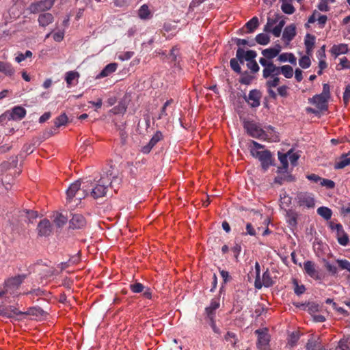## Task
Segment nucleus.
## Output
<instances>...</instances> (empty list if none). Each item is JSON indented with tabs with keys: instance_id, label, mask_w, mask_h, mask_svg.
Masks as SVG:
<instances>
[{
	"instance_id": "1",
	"label": "nucleus",
	"mask_w": 350,
	"mask_h": 350,
	"mask_svg": "<svg viewBox=\"0 0 350 350\" xmlns=\"http://www.w3.org/2000/svg\"><path fill=\"white\" fill-rule=\"evenodd\" d=\"M121 183L122 177L118 170L111 166L106 171L103 172L98 179L90 180V196L95 200L105 197L109 188L116 192Z\"/></svg>"
},
{
	"instance_id": "2",
	"label": "nucleus",
	"mask_w": 350,
	"mask_h": 350,
	"mask_svg": "<svg viewBox=\"0 0 350 350\" xmlns=\"http://www.w3.org/2000/svg\"><path fill=\"white\" fill-rule=\"evenodd\" d=\"M251 155L253 157L258 159V161L260 162L261 167L264 172H267L271 166H274L275 165L273 155L269 150H252L251 151Z\"/></svg>"
},
{
	"instance_id": "3",
	"label": "nucleus",
	"mask_w": 350,
	"mask_h": 350,
	"mask_svg": "<svg viewBox=\"0 0 350 350\" xmlns=\"http://www.w3.org/2000/svg\"><path fill=\"white\" fill-rule=\"evenodd\" d=\"M26 278V274H18L17 275L8 278L4 281L3 288L6 289L8 294L16 296L18 295V291L21 284Z\"/></svg>"
},
{
	"instance_id": "4",
	"label": "nucleus",
	"mask_w": 350,
	"mask_h": 350,
	"mask_svg": "<svg viewBox=\"0 0 350 350\" xmlns=\"http://www.w3.org/2000/svg\"><path fill=\"white\" fill-rule=\"evenodd\" d=\"M295 201L300 207L312 208L315 206L314 194L308 191H299L297 193Z\"/></svg>"
},
{
	"instance_id": "5",
	"label": "nucleus",
	"mask_w": 350,
	"mask_h": 350,
	"mask_svg": "<svg viewBox=\"0 0 350 350\" xmlns=\"http://www.w3.org/2000/svg\"><path fill=\"white\" fill-rule=\"evenodd\" d=\"M259 63L264 67L262 70L263 78L268 79L269 77L278 76L281 74L280 66H277L273 61L259 59Z\"/></svg>"
},
{
	"instance_id": "6",
	"label": "nucleus",
	"mask_w": 350,
	"mask_h": 350,
	"mask_svg": "<svg viewBox=\"0 0 350 350\" xmlns=\"http://www.w3.org/2000/svg\"><path fill=\"white\" fill-rule=\"evenodd\" d=\"M56 0H40L31 3L27 8L31 14H36L50 10Z\"/></svg>"
},
{
	"instance_id": "7",
	"label": "nucleus",
	"mask_w": 350,
	"mask_h": 350,
	"mask_svg": "<svg viewBox=\"0 0 350 350\" xmlns=\"http://www.w3.org/2000/svg\"><path fill=\"white\" fill-rule=\"evenodd\" d=\"M304 272L310 278L320 280L322 279V274L317 265L311 260H307L304 263Z\"/></svg>"
},
{
	"instance_id": "8",
	"label": "nucleus",
	"mask_w": 350,
	"mask_h": 350,
	"mask_svg": "<svg viewBox=\"0 0 350 350\" xmlns=\"http://www.w3.org/2000/svg\"><path fill=\"white\" fill-rule=\"evenodd\" d=\"M328 100L329 99L325 96L316 94L308 99V103L315 105L319 111H323L328 109Z\"/></svg>"
},
{
	"instance_id": "9",
	"label": "nucleus",
	"mask_w": 350,
	"mask_h": 350,
	"mask_svg": "<svg viewBox=\"0 0 350 350\" xmlns=\"http://www.w3.org/2000/svg\"><path fill=\"white\" fill-rule=\"evenodd\" d=\"M261 97V92L254 89L250 91L248 96H245L244 98L251 107L255 108L260 106Z\"/></svg>"
},
{
	"instance_id": "10",
	"label": "nucleus",
	"mask_w": 350,
	"mask_h": 350,
	"mask_svg": "<svg viewBox=\"0 0 350 350\" xmlns=\"http://www.w3.org/2000/svg\"><path fill=\"white\" fill-rule=\"evenodd\" d=\"M257 53L253 50L245 51L243 49L239 47L236 52V57L241 64L244 63V60L251 62L255 60Z\"/></svg>"
},
{
	"instance_id": "11",
	"label": "nucleus",
	"mask_w": 350,
	"mask_h": 350,
	"mask_svg": "<svg viewBox=\"0 0 350 350\" xmlns=\"http://www.w3.org/2000/svg\"><path fill=\"white\" fill-rule=\"evenodd\" d=\"M244 128L246 129L247 133L252 137L259 138L264 135V131L253 122H245L244 123Z\"/></svg>"
},
{
	"instance_id": "12",
	"label": "nucleus",
	"mask_w": 350,
	"mask_h": 350,
	"mask_svg": "<svg viewBox=\"0 0 350 350\" xmlns=\"http://www.w3.org/2000/svg\"><path fill=\"white\" fill-rule=\"evenodd\" d=\"M38 234L40 237H48L52 232V226L47 219H42L37 226Z\"/></svg>"
},
{
	"instance_id": "13",
	"label": "nucleus",
	"mask_w": 350,
	"mask_h": 350,
	"mask_svg": "<svg viewBox=\"0 0 350 350\" xmlns=\"http://www.w3.org/2000/svg\"><path fill=\"white\" fill-rule=\"evenodd\" d=\"M70 228L81 229L85 226L86 220L81 214H73L69 221Z\"/></svg>"
},
{
	"instance_id": "14",
	"label": "nucleus",
	"mask_w": 350,
	"mask_h": 350,
	"mask_svg": "<svg viewBox=\"0 0 350 350\" xmlns=\"http://www.w3.org/2000/svg\"><path fill=\"white\" fill-rule=\"evenodd\" d=\"M306 350H327L323 345L320 337H311L306 345Z\"/></svg>"
},
{
	"instance_id": "15",
	"label": "nucleus",
	"mask_w": 350,
	"mask_h": 350,
	"mask_svg": "<svg viewBox=\"0 0 350 350\" xmlns=\"http://www.w3.org/2000/svg\"><path fill=\"white\" fill-rule=\"evenodd\" d=\"M292 152V149L289 150L286 153H282L278 152V159L280 161L282 166L278 167L277 170V172L278 174H282L283 172H286L288 168V157Z\"/></svg>"
},
{
	"instance_id": "16",
	"label": "nucleus",
	"mask_w": 350,
	"mask_h": 350,
	"mask_svg": "<svg viewBox=\"0 0 350 350\" xmlns=\"http://www.w3.org/2000/svg\"><path fill=\"white\" fill-rule=\"evenodd\" d=\"M350 165V151L347 153H343L336 160L334 168L335 170L343 169Z\"/></svg>"
},
{
	"instance_id": "17",
	"label": "nucleus",
	"mask_w": 350,
	"mask_h": 350,
	"mask_svg": "<svg viewBox=\"0 0 350 350\" xmlns=\"http://www.w3.org/2000/svg\"><path fill=\"white\" fill-rule=\"evenodd\" d=\"M220 303L219 298L211 299L209 306L205 308V313L207 318L215 317V311L219 308Z\"/></svg>"
},
{
	"instance_id": "18",
	"label": "nucleus",
	"mask_w": 350,
	"mask_h": 350,
	"mask_svg": "<svg viewBox=\"0 0 350 350\" xmlns=\"http://www.w3.org/2000/svg\"><path fill=\"white\" fill-rule=\"evenodd\" d=\"M296 36V27L294 24L287 25L283 31L282 38L287 44L289 43Z\"/></svg>"
},
{
	"instance_id": "19",
	"label": "nucleus",
	"mask_w": 350,
	"mask_h": 350,
	"mask_svg": "<svg viewBox=\"0 0 350 350\" xmlns=\"http://www.w3.org/2000/svg\"><path fill=\"white\" fill-rule=\"evenodd\" d=\"M118 64L113 62L104 67L101 72L96 76V79H101L109 76L116 71Z\"/></svg>"
},
{
	"instance_id": "20",
	"label": "nucleus",
	"mask_w": 350,
	"mask_h": 350,
	"mask_svg": "<svg viewBox=\"0 0 350 350\" xmlns=\"http://www.w3.org/2000/svg\"><path fill=\"white\" fill-rule=\"evenodd\" d=\"M89 185L90 180L82 181V185L75 198L77 200L80 202L85 197L90 196Z\"/></svg>"
},
{
	"instance_id": "21",
	"label": "nucleus",
	"mask_w": 350,
	"mask_h": 350,
	"mask_svg": "<svg viewBox=\"0 0 350 350\" xmlns=\"http://www.w3.org/2000/svg\"><path fill=\"white\" fill-rule=\"evenodd\" d=\"M81 185V180H77L70 185L66 191L67 198L68 200H71L75 198L77 193H78V191L79 190Z\"/></svg>"
},
{
	"instance_id": "22",
	"label": "nucleus",
	"mask_w": 350,
	"mask_h": 350,
	"mask_svg": "<svg viewBox=\"0 0 350 350\" xmlns=\"http://www.w3.org/2000/svg\"><path fill=\"white\" fill-rule=\"evenodd\" d=\"M255 333L258 334V345L259 348L262 349L265 348L269 342V335L260 329L256 330Z\"/></svg>"
},
{
	"instance_id": "23",
	"label": "nucleus",
	"mask_w": 350,
	"mask_h": 350,
	"mask_svg": "<svg viewBox=\"0 0 350 350\" xmlns=\"http://www.w3.org/2000/svg\"><path fill=\"white\" fill-rule=\"evenodd\" d=\"M315 44V36L310 33H307L305 40L304 44L306 46V52L308 55H311L313 48Z\"/></svg>"
},
{
	"instance_id": "24",
	"label": "nucleus",
	"mask_w": 350,
	"mask_h": 350,
	"mask_svg": "<svg viewBox=\"0 0 350 350\" xmlns=\"http://www.w3.org/2000/svg\"><path fill=\"white\" fill-rule=\"evenodd\" d=\"M280 175L277 176L274 179V183L278 185H282L284 182H293L295 180L294 176L288 172L280 174Z\"/></svg>"
},
{
	"instance_id": "25",
	"label": "nucleus",
	"mask_w": 350,
	"mask_h": 350,
	"mask_svg": "<svg viewBox=\"0 0 350 350\" xmlns=\"http://www.w3.org/2000/svg\"><path fill=\"white\" fill-rule=\"evenodd\" d=\"M349 49L348 45L346 44H334L330 52L332 55H335V57H338L341 54H346L348 53Z\"/></svg>"
},
{
	"instance_id": "26",
	"label": "nucleus",
	"mask_w": 350,
	"mask_h": 350,
	"mask_svg": "<svg viewBox=\"0 0 350 350\" xmlns=\"http://www.w3.org/2000/svg\"><path fill=\"white\" fill-rule=\"evenodd\" d=\"M277 60L281 63L288 62L293 65H295L297 63L296 57L291 53H281L278 55Z\"/></svg>"
},
{
	"instance_id": "27",
	"label": "nucleus",
	"mask_w": 350,
	"mask_h": 350,
	"mask_svg": "<svg viewBox=\"0 0 350 350\" xmlns=\"http://www.w3.org/2000/svg\"><path fill=\"white\" fill-rule=\"evenodd\" d=\"M54 17L51 13H44L40 14L38 17L39 25L42 27H46L53 22Z\"/></svg>"
},
{
	"instance_id": "28",
	"label": "nucleus",
	"mask_w": 350,
	"mask_h": 350,
	"mask_svg": "<svg viewBox=\"0 0 350 350\" xmlns=\"http://www.w3.org/2000/svg\"><path fill=\"white\" fill-rule=\"evenodd\" d=\"M25 115V109L21 106L14 107L11 113V117L13 120H22Z\"/></svg>"
},
{
	"instance_id": "29",
	"label": "nucleus",
	"mask_w": 350,
	"mask_h": 350,
	"mask_svg": "<svg viewBox=\"0 0 350 350\" xmlns=\"http://www.w3.org/2000/svg\"><path fill=\"white\" fill-rule=\"evenodd\" d=\"M334 350H350V335L344 336L338 341Z\"/></svg>"
},
{
	"instance_id": "30",
	"label": "nucleus",
	"mask_w": 350,
	"mask_h": 350,
	"mask_svg": "<svg viewBox=\"0 0 350 350\" xmlns=\"http://www.w3.org/2000/svg\"><path fill=\"white\" fill-rule=\"evenodd\" d=\"M262 55H263V57H260V59H265L267 61H272L273 58L278 57V52L271 47L263 49L262 51Z\"/></svg>"
},
{
	"instance_id": "31",
	"label": "nucleus",
	"mask_w": 350,
	"mask_h": 350,
	"mask_svg": "<svg viewBox=\"0 0 350 350\" xmlns=\"http://www.w3.org/2000/svg\"><path fill=\"white\" fill-rule=\"evenodd\" d=\"M281 18L282 16L278 14H275L273 18L268 17L267 23L263 29L264 31L269 33L270 30L273 28V26L275 25Z\"/></svg>"
},
{
	"instance_id": "32",
	"label": "nucleus",
	"mask_w": 350,
	"mask_h": 350,
	"mask_svg": "<svg viewBox=\"0 0 350 350\" xmlns=\"http://www.w3.org/2000/svg\"><path fill=\"white\" fill-rule=\"evenodd\" d=\"M15 70L11 64L0 61V72H2L8 76L14 75Z\"/></svg>"
},
{
	"instance_id": "33",
	"label": "nucleus",
	"mask_w": 350,
	"mask_h": 350,
	"mask_svg": "<svg viewBox=\"0 0 350 350\" xmlns=\"http://www.w3.org/2000/svg\"><path fill=\"white\" fill-rule=\"evenodd\" d=\"M259 21L257 16H254L245 25L247 29V33H252L258 27Z\"/></svg>"
},
{
	"instance_id": "34",
	"label": "nucleus",
	"mask_w": 350,
	"mask_h": 350,
	"mask_svg": "<svg viewBox=\"0 0 350 350\" xmlns=\"http://www.w3.org/2000/svg\"><path fill=\"white\" fill-rule=\"evenodd\" d=\"M241 77L239 79L240 83L243 85H250L252 83V81L255 79V77L251 75L247 71H245L243 72L240 73Z\"/></svg>"
},
{
	"instance_id": "35",
	"label": "nucleus",
	"mask_w": 350,
	"mask_h": 350,
	"mask_svg": "<svg viewBox=\"0 0 350 350\" xmlns=\"http://www.w3.org/2000/svg\"><path fill=\"white\" fill-rule=\"evenodd\" d=\"M317 212L318 215L322 217L325 220H329L332 215V211L330 208L326 206H321L317 208Z\"/></svg>"
},
{
	"instance_id": "36",
	"label": "nucleus",
	"mask_w": 350,
	"mask_h": 350,
	"mask_svg": "<svg viewBox=\"0 0 350 350\" xmlns=\"http://www.w3.org/2000/svg\"><path fill=\"white\" fill-rule=\"evenodd\" d=\"M261 282L265 287H270L273 284V281L268 269L263 273Z\"/></svg>"
},
{
	"instance_id": "37",
	"label": "nucleus",
	"mask_w": 350,
	"mask_h": 350,
	"mask_svg": "<svg viewBox=\"0 0 350 350\" xmlns=\"http://www.w3.org/2000/svg\"><path fill=\"white\" fill-rule=\"evenodd\" d=\"M255 271H256V279L254 282L255 288L257 289H260L262 287V284L260 280V267L258 262L255 264Z\"/></svg>"
},
{
	"instance_id": "38",
	"label": "nucleus",
	"mask_w": 350,
	"mask_h": 350,
	"mask_svg": "<svg viewBox=\"0 0 350 350\" xmlns=\"http://www.w3.org/2000/svg\"><path fill=\"white\" fill-rule=\"evenodd\" d=\"M281 74L287 79H291L293 76V68L290 65H284L280 66Z\"/></svg>"
},
{
	"instance_id": "39",
	"label": "nucleus",
	"mask_w": 350,
	"mask_h": 350,
	"mask_svg": "<svg viewBox=\"0 0 350 350\" xmlns=\"http://www.w3.org/2000/svg\"><path fill=\"white\" fill-rule=\"evenodd\" d=\"M255 40L259 44L267 45L270 42V38L267 34L260 33L256 35Z\"/></svg>"
},
{
	"instance_id": "40",
	"label": "nucleus",
	"mask_w": 350,
	"mask_h": 350,
	"mask_svg": "<svg viewBox=\"0 0 350 350\" xmlns=\"http://www.w3.org/2000/svg\"><path fill=\"white\" fill-rule=\"evenodd\" d=\"M68 221V218L62 213H57L54 219V223L58 228L63 227Z\"/></svg>"
},
{
	"instance_id": "41",
	"label": "nucleus",
	"mask_w": 350,
	"mask_h": 350,
	"mask_svg": "<svg viewBox=\"0 0 350 350\" xmlns=\"http://www.w3.org/2000/svg\"><path fill=\"white\" fill-rule=\"evenodd\" d=\"M139 17L142 19H148L150 15L148 6L146 4L142 5L138 11Z\"/></svg>"
},
{
	"instance_id": "42",
	"label": "nucleus",
	"mask_w": 350,
	"mask_h": 350,
	"mask_svg": "<svg viewBox=\"0 0 350 350\" xmlns=\"http://www.w3.org/2000/svg\"><path fill=\"white\" fill-rule=\"evenodd\" d=\"M323 262L325 268L331 275H337L338 268L335 265L331 264L328 260L325 259L323 260Z\"/></svg>"
},
{
	"instance_id": "43",
	"label": "nucleus",
	"mask_w": 350,
	"mask_h": 350,
	"mask_svg": "<svg viewBox=\"0 0 350 350\" xmlns=\"http://www.w3.org/2000/svg\"><path fill=\"white\" fill-rule=\"evenodd\" d=\"M268 79L265 83L266 88H276L280 82L278 76L269 77Z\"/></svg>"
},
{
	"instance_id": "44",
	"label": "nucleus",
	"mask_w": 350,
	"mask_h": 350,
	"mask_svg": "<svg viewBox=\"0 0 350 350\" xmlns=\"http://www.w3.org/2000/svg\"><path fill=\"white\" fill-rule=\"evenodd\" d=\"M68 121V117L65 113L61 114L54 120V124L56 127L65 125Z\"/></svg>"
},
{
	"instance_id": "45",
	"label": "nucleus",
	"mask_w": 350,
	"mask_h": 350,
	"mask_svg": "<svg viewBox=\"0 0 350 350\" xmlns=\"http://www.w3.org/2000/svg\"><path fill=\"white\" fill-rule=\"evenodd\" d=\"M299 64L304 69H306V68H309L311 65V61L309 57V55H308L306 54V55L302 56L299 59Z\"/></svg>"
},
{
	"instance_id": "46",
	"label": "nucleus",
	"mask_w": 350,
	"mask_h": 350,
	"mask_svg": "<svg viewBox=\"0 0 350 350\" xmlns=\"http://www.w3.org/2000/svg\"><path fill=\"white\" fill-rule=\"evenodd\" d=\"M224 339L226 341L230 342L233 347H235L238 342L236 334L232 332H228L224 336Z\"/></svg>"
},
{
	"instance_id": "47",
	"label": "nucleus",
	"mask_w": 350,
	"mask_h": 350,
	"mask_svg": "<svg viewBox=\"0 0 350 350\" xmlns=\"http://www.w3.org/2000/svg\"><path fill=\"white\" fill-rule=\"evenodd\" d=\"M281 10L282 12L287 14H292L295 12V9L293 5L291 3H286V1L282 2L281 5Z\"/></svg>"
},
{
	"instance_id": "48",
	"label": "nucleus",
	"mask_w": 350,
	"mask_h": 350,
	"mask_svg": "<svg viewBox=\"0 0 350 350\" xmlns=\"http://www.w3.org/2000/svg\"><path fill=\"white\" fill-rule=\"evenodd\" d=\"M146 286H144L142 283L139 282H135L133 284H130V289L132 291L133 293H142Z\"/></svg>"
},
{
	"instance_id": "49",
	"label": "nucleus",
	"mask_w": 350,
	"mask_h": 350,
	"mask_svg": "<svg viewBox=\"0 0 350 350\" xmlns=\"http://www.w3.org/2000/svg\"><path fill=\"white\" fill-rule=\"evenodd\" d=\"M336 262L342 270H347L350 273V262L346 259H337Z\"/></svg>"
},
{
	"instance_id": "50",
	"label": "nucleus",
	"mask_w": 350,
	"mask_h": 350,
	"mask_svg": "<svg viewBox=\"0 0 350 350\" xmlns=\"http://www.w3.org/2000/svg\"><path fill=\"white\" fill-rule=\"evenodd\" d=\"M239 59L236 58H232L230 61V65L232 70H234L235 72L240 74L241 73V68L239 63Z\"/></svg>"
},
{
	"instance_id": "51",
	"label": "nucleus",
	"mask_w": 350,
	"mask_h": 350,
	"mask_svg": "<svg viewBox=\"0 0 350 350\" xmlns=\"http://www.w3.org/2000/svg\"><path fill=\"white\" fill-rule=\"evenodd\" d=\"M43 312V310L40 307H31L25 312V314L38 317L39 315H42Z\"/></svg>"
},
{
	"instance_id": "52",
	"label": "nucleus",
	"mask_w": 350,
	"mask_h": 350,
	"mask_svg": "<svg viewBox=\"0 0 350 350\" xmlns=\"http://www.w3.org/2000/svg\"><path fill=\"white\" fill-rule=\"evenodd\" d=\"M293 284L295 286L294 292L297 295H301L306 291V288L304 285H299L297 280L294 279L293 281Z\"/></svg>"
},
{
	"instance_id": "53",
	"label": "nucleus",
	"mask_w": 350,
	"mask_h": 350,
	"mask_svg": "<svg viewBox=\"0 0 350 350\" xmlns=\"http://www.w3.org/2000/svg\"><path fill=\"white\" fill-rule=\"evenodd\" d=\"M174 100L173 99H170V100H167L163 105L161 109V111H160V113L159 115V117H158V119H161L165 116H167V107L171 105L172 103H173Z\"/></svg>"
},
{
	"instance_id": "54",
	"label": "nucleus",
	"mask_w": 350,
	"mask_h": 350,
	"mask_svg": "<svg viewBox=\"0 0 350 350\" xmlns=\"http://www.w3.org/2000/svg\"><path fill=\"white\" fill-rule=\"evenodd\" d=\"M345 68H350V61L345 57L340 59V64L337 65L336 70H340Z\"/></svg>"
},
{
	"instance_id": "55",
	"label": "nucleus",
	"mask_w": 350,
	"mask_h": 350,
	"mask_svg": "<svg viewBox=\"0 0 350 350\" xmlns=\"http://www.w3.org/2000/svg\"><path fill=\"white\" fill-rule=\"evenodd\" d=\"M163 139V134L161 131H157L150 139L149 143L152 146H154L159 141Z\"/></svg>"
},
{
	"instance_id": "56",
	"label": "nucleus",
	"mask_w": 350,
	"mask_h": 350,
	"mask_svg": "<svg viewBox=\"0 0 350 350\" xmlns=\"http://www.w3.org/2000/svg\"><path fill=\"white\" fill-rule=\"evenodd\" d=\"M117 129L119 131V135L120 136L122 144H124L127 138V133L125 131V126L124 124L121 125L116 124Z\"/></svg>"
},
{
	"instance_id": "57",
	"label": "nucleus",
	"mask_w": 350,
	"mask_h": 350,
	"mask_svg": "<svg viewBox=\"0 0 350 350\" xmlns=\"http://www.w3.org/2000/svg\"><path fill=\"white\" fill-rule=\"evenodd\" d=\"M247 67L251 70L252 73H256L260 70V67L256 60L247 62Z\"/></svg>"
},
{
	"instance_id": "58",
	"label": "nucleus",
	"mask_w": 350,
	"mask_h": 350,
	"mask_svg": "<svg viewBox=\"0 0 350 350\" xmlns=\"http://www.w3.org/2000/svg\"><path fill=\"white\" fill-rule=\"evenodd\" d=\"M178 55V49L174 46L171 49L168 58L172 62H174V64L176 65Z\"/></svg>"
},
{
	"instance_id": "59",
	"label": "nucleus",
	"mask_w": 350,
	"mask_h": 350,
	"mask_svg": "<svg viewBox=\"0 0 350 350\" xmlns=\"http://www.w3.org/2000/svg\"><path fill=\"white\" fill-rule=\"evenodd\" d=\"M320 185L327 189H334L335 187V183L333 180L323 178H321Z\"/></svg>"
},
{
	"instance_id": "60",
	"label": "nucleus",
	"mask_w": 350,
	"mask_h": 350,
	"mask_svg": "<svg viewBox=\"0 0 350 350\" xmlns=\"http://www.w3.org/2000/svg\"><path fill=\"white\" fill-rule=\"evenodd\" d=\"M79 76V74L76 72L70 71L66 73V81L68 85L72 84L73 80Z\"/></svg>"
},
{
	"instance_id": "61",
	"label": "nucleus",
	"mask_w": 350,
	"mask_h": 350,
	"mask_svg": "<svg viewBox=\"0 0 350 350\" xmlns=\"http://www.w3.org/2000/svg\"><path fill=\"white\" fill-rule=\"evenodd\" d=\"M8 312L11 313V318L15 316L25 314V312L20 311L17 308L14 306H8Z\"/></svg>"
},
{
	"instance_id": "62",
	"label": "nucleus",
	"mask_w": 350,
	"mask_h": 350,
	"mask_svg": "<svg viewBox=\"0 0 350 350\" xmlns=\"http://www.w3.org/2000/svg\"><path fill=\"white\" fill-rule=\"evenodd\" d=\"M245 230L246 232L243 233L244 235L256 236V230L251 223L246 224Z\"/></svg>"
},
{
	"instance_id": "63",
	"label": "nucleus",
	"mask_w": 350,
	"mask_h": 350,
	"mask_svg": "<svg viewBox=\"0 0 350 350\" xmlns=\"http://www.w3.org/2000/svg\"><path fill=\"white\" fill-rule=\"evenodd\" d=\"M11 19H16L20 15V12L18 10L16 6H12L8 11Z\"/></svg>"
},
{
	"instance_id": "64",
	"label": "nucleus",
	"mask_w": 350,
	"mask_h": 350,
	"mask_svg": "<svg viewBox=\"0 0 350 350\" xmlns=\"http://www.w3.org/2000/svg\"><path fill=\"white\" fill-rule=\"evenodd\" d=\"M219 273L223 279V282L224 284H226L232 280V278L231 275L229 274L228 271L219 269Z\"/></svg>"
}]
</instances>
